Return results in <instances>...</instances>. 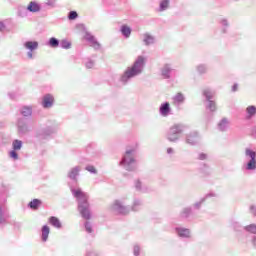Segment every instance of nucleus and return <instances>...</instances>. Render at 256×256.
Wrapping results in <instances>:
<instances>
[{"mask_svg":"<svg viewBox=\"0 0 256 256\" xmlns=\"http://www.w3.org/2000/svg\"><path fill=\"white\" fill-rule=\"evenodd\" d=\"M145 65H147V58L146 56L139 55L134 60L131 66H128L124 73L120 77V83L123 85H127L131 79H135V77H139L141 73H143L145 69Z\"/></svg>","mask_w":256,"mask_h":256,"instance_id":"obj_1","label":"nucleus"},{"mask_svg":"<svg viewBox=\"0 0 256 256\" xmlns=\"http://www.w3.org/2000/svg\"><path fill=\"white\" fill-rule=\"evenodd\" d=\"M71 193L78 201V211L83 219L89 221L91 219V206L89 205V195L81 188L71 187Z\"/></svg>","mask_w":256,"mask_h":256,"instance_id":"obj_2","label":"nucleus"},{"mask_svg":"<svg viewBox=\"0 0 256 256\" xmlns=\"http://www.w3.org/2000/svg\"><path fill=\"white\" fill-rule=\"evenodd\" d=\"M119 167H123L125 171H137L138 165L137 160H135V150H126L122 160L119 162Z\"/></svg>","mask_w":256,"mask_h":256,"instance_id":"obj_3","label":"nucleus"},{"mask_svg":"<svg viewBox=\"0 0 256 256\" xmlns=\"http://www.w3.org/2000/svg\"><path fill=\"white\" fill-rule=\"evenodd\" d=\"M185 131V126L183 124H174L170 127L167 132L166 139L171 143H177L181 139V134Z\"/></svg>","mask_w":256,"mask_h":256,"instance_id":"obj_4","label":"nucleus"},{"mask_svg":"<svg viewBox=\"0 0 256 256\" xmlns=\"http://www.w3.org/2000/svg\"><path fill=\"white\" fill-rule=\"evenodd\" d=\"M246 163L244 164L245 171L256 170V152L251 148H246L244 152Z\"/></svg>","mask_w":256,"mask_h":256,"instance_id":"obj_5","label":"nucleus"},{"mask_svg":"<svg viewBox=\"0 0 256 256\" xmlns=\"http://www.w3.org/2000/svg\"><path fill=\"white\" fill-rule=\"evenodd\" d=\"M111 209L114 211V213H118L119 215H127L129 211H131V208L124 206L123 203L119 200L114 201Z\"/></svg>","mask_w":256,"mask_h":256,"instance_id":"obj_6","label":"nucleus"},{"mask_svg":"<svg viewBox=\"0 0 256 256\" xmlns=\"http://www.w3.org/2000/svg\"><path fill=\"white\" fill-rule=\"evenodd\" d=\"M23 47L28 51V59H33V51H37L39 49V42L28 40L24 42Z\"/></svg>","mask_w":256,"mask_h":256,"instance_id":"obj_7","label":"nucleus"},{"mask_svg":"<svg viewBox=\"0 0 256 256\" xmlns=\"http://www.w3.org/2000/svg\"><path fill=\"white\" fill-rule=\"evenodd\" d=\"M84 39L85 41H87L89 46L96 51H98V49H101V44L99 43V41H97V38H95V36H93V34H91L90 32L85 33Z\"/></svg>","mask_w":256,"mask_h":256,"instance_id":"obj_8","label":"nucleus"},{"mask_svg":"<svg viewBox=\"0 0 256 256\" xmlns=\"http://www.w3.org/2000/svg\"><path fill=\"white\" fill-rule=\"evenodd\" d=\"M53 133H55V129L49 127L38 131L36 137L38 141H47V139H49V137H51Z\"/></svg>","mask_w":256,"mask_h":256,"instance_id":"obj_9","label":"nucleus"},{"mask_svg":"<svg viewBox=\"0 0 256 256\" xmlns=\"http://www.w3.org/2000/svg\"><path fill=\"white\" fill-rule=\"evenodd\" d=\"M53 103H55V98L51 94H46L42 98V107L44 109H51L53 107Z\"/></svg>","mask_w":256,"mask_h":256,"instance_id":"obj_10","label":"nucleus"},{"mask_svg":"<svg viewBox=\"0 0 256 256\" xmlns=\"http://www.w3.org/2000/svg\"><path fill=\"white\" fill-rule=\"evenodd\" d=\"M201 137L199 136V133L197 132H192L187 135L186 137V143L188 145H198L200 143Z\"/></svg>","mask_w":256,"mask_h":256,"instance_id":"obj_11","label":"nucleus"},{"mask_svg":"<svg viewBox=\"0 0 256 256\" xmlns=\"http://www.w3.org/2000/svg\"><path fill=\"white\" fill-rule=\"evenodd\" d=\"M159 113L162 117H169V115H171V105L169 102L160 105Z\"/></svg>","mask_w":256,"mask_h":256,"instance_id":"obj_12","label":"nucleus"},{"mask_svg":"<svg viewBox=\"0 0 256 256\" xmlns=\"http://www.w3.org/2000/svg\"><path fill=\"white\" fill-rule=\"evenodd\" d=\"M229 227H230V229H233V231H235V233H241V231H245V226H243L241 224V222H239L237 220H231L229 222Z\"/></svg>","mask_w":256,"mask_h":256,"instance_id":"obj_13","label":"nucleus"},{"mask_svg":"<svg viewBox=\"0 0 256 256\" xmlns=\"http://www.w3.org/2000/svg\"><path fill=\"white\" fill-rule=\"evenodd\" d=\"M178 237H182L183 239H189L191 237V230L184 227H177L175 229Z\"/></svg>","mask_w":256,"mask_h":256,"instance_id":"obj_14","label":"nucleus"},{"mask_svg":"<svg viewBox=\"0 0 256 256\" xmlns=\"http://www.w3.org/2000/svg\"><path fill=\"white\" fill-rule=\"evenodd\" d=\"M26 11H29V13H39L41 11V4L31 1L26 7Z\"/></svg>","mask_w":256,"mask_h":256,"instance_id":"obj_15","label":"nucleus"},{"mask_svg":"<svg viewBox=\"0 0 256 256\" xmlns=\"http://www.w3.org/2000/svg\"><path fill=\"white\" fill-rule=\"evenodd\" d=\"M170 7H171V0H160L158 11L159 13H163L164 11H167Z\"/></svg>","mask_w":256,"mask_h":256,"instance_id":"obj_16","label":"nucleus"},{"mask_svg":"<svg viewBox=\"0 0 256 256\" xmlns=\"http://www.w3.org/2000/svg\"><path fill=\"white\" fill-rule=\"evenodd\" d=\"M172 71H173V68L169 64H166L161 69V75L164 79H169L171 77Z\"/></svg>","mask_w":256,"mask_h":256,"instance_id":"obj_17","label":"nucleus"},{"mask_svg":"<svg viewBox=\"0 0 256 256\" xmlns=\"http://www.w3.org/2000/svg\"><path fill=\"white\" fill-rule=\"evenodd\" d=\"M173 105H176V107H179V105H183L185 103V96L181 93H177L173 98Z\"/></svg>","mask_w":256,"mask_h":256,"instance_id":"obj_18","label":"nucleus"},{"mask_svg":"<svg viewBox=\"0 0 256 256\" xmlns=\"http://www.w3.org/2000/svg\"><path fill=\"white\" fill-rule=\"evenodd\" d=\"M142 37V41L146 46L153 45V43H155V37L149 33L143 34Z\"/></svg>","mask_w":256,"mask_h":256,"instance_id":"obj_19","label":"nucleus"},{"mask_svg":"<svg viewBox=\"0 0 256 256\" xmlns=\"http://www.w3.org/2000/svg\"><path fill=\"white\" fill-rule=\"evenodd\" d=\"M80 172H81V168L79 166H76V167L72 168L68 172L69 179H72L73 181H75L77 179V177H79Z\"/></svg>","mask_w":256,"mask_h":256,"instance_id":"obj_20","label":"nucleus"},{"mask_svg":"<svg viewBox=\"0 0 256 256\" xmlns=\"http://www.w3.org/2000/svg\"><path fill=\"white\" fill-rule=\"evenodd\" d=\"M256 115V106L250 105L246 108V119H253Z\"/></svg>","mask_w":256,"mask_h":256,"instance_id":"obj_21","label":"nucleus"},{"mask_svg":"<svg viewBox=\"0 0 256 256\" xmlns=\"http://www.w3.org/2000/svg\"><path fill=\"white\" fill-rule=\"evenodd\" d=\"M131 27L127 25H122L120 28V33L125 37V39H129L131 37Z\"/></svg>","mask_w":256,"mask_h":256,"instance_id":"obj_22","label":"nucleus"},{"mask_svg":"<svg viewBox=\"0 0 256 256\" xmlns=\"http://www.w3.org/2000/svg\"><path fill=\"white\" fill-rule=\"evenodd\" d=\"M218 129L219 131H227V129H229V119L223 118L220 120L218 123Z\"/></svg>","mask_w":256,"mask_h":256,"instance_id":"obj_23","label":"nucleus"},{"mask_svg":"<svg viewBox=\"0 0 256 256\" xmlns=\"http://www.w3.org/2000/svg\"><path fill=\"white\" fill-rule=\"evenodd\" d=\"M202 95L206 98L207 101H211L215 96V91L211 90V88H206L203 90Z\"/></svg>","mask_w":256,"mask_h":256,"instance_id":"obj_24","label":"nucleus"},{"mask_svg":"<svg viewBox=\"0 0 256 256\" xmlns=\"http://www.w3.org/2000/svg\"><path fill=\"white\" fill-rule=\"evenodd\" d=\"M135 189L141 193H147L148 191L147 187L140 180L135 181Z\"/></svg>","mask_w":256,"mask_h":256,"instance_id":"obj_25","label":"nucleus"},{"mask_svg":"<svg viewBox=\"0 0 256 256\" xmlns=\"http://www.w3.org/2000/svg\"><path fill=\"white\" fill-rule=\"evenodd\" d=\"M21 115H23V117H31V115H33V108L31 106L22 107Z\"/></svg>","mask_w":256,"mask_h":256,"instance_id":"obj_26","label":"nucleus"},{"mask_svg":"<svg viewBox=\"0 0 256 256\" xmlns=\"http://www.w3.org/2000/svg\"><path fill=\"white\" fill-rule=\"evenodd\" d=\"M27 131H29V128L27 127V123H25V121L20 119V121H18V132L23 134V133H27Z\"/></svg>","mask_w":256,"mask_h":256,"instance_id":"obj_27","label":"nucleus"},{"mask_svg":"<svg viewBox=\"0 0 256 256\" xmlns=\"http://www.w3.org/2000/svg\"><path fill=\"white\" fill-rule=\"evenodd\" d=\"M49 223H51V225L53 227H55L56 229H61L62 225H61V221L59 220V218L52 216L49 219Z\"/></svg>","mask_w":256,"mask_h":256,"instance_id":"obj_28","label":"nucleus"},{"mask_svg":"<svg viewBox=\"0 0 256 256\" xmlns=\"http://www.w3.org/2000/svg\"><path fill=\"white\" fill-rule=\"evenodd\" d=\"M141 207H143V201L136 199L132 204L131 211H140Z\"/></svg>","mask_w":256,"mask_h":256,"instance_id":"obj_29","label":"nucleus"},{"mask_svg":"<svg viewBox=\"0 0 256 256\" xmlns=\"http://www.w3.org/2000/svg\"><path fill=\"white\" fill-rule=\"evenodd\" d=\"M244 231H246V233H251L252 235H256V224L252 223L244 226Z\"/></svg>","mask_w":256,"mask_h":256,"instance_id":"obj_30","label":"nucleus"},{"mask_svg":"<svg viewBox=\"0 0 256 256\" xmlns=\"http://www.w3.org/2000/svg\"><path fill=\"white\" fill-rule=\"evenodd\" d=\"M9 216L7 215V211L3 209V207L0 206V225H3L7 221V218Z\"/></svg>","mask_w":256,"mask_h":256,"instance_id":"obj_31","label":"nucleus"},{"mask_svg":"<svg viewBox=\"0 0 256 256\" xmlns=\"http://www.w3.org/2000/svg\"><path fill=\"white\" fill-rule=\"evenodd\" d=\"M49 233H50V229L49 226L45 225L42 227V241H47V239H49Z\"/></svg>","mask_w":256,"mask_h":256,"instance_id":"obj_32","label":"nucleus"},{"mask_svg":"<svg viewBox=\"0 0 256 256\" xmlns=\"http://www.w3.org/2000/svg\"><path fill=\"white\" fill-rule=\"evenodd\" d=\"M49 47H52L53 49H57L59 47V39L52 37L48 41Z\"/></svg>","mask_w":256,"mask_h":256,"instance_id":"obj_33","label":"nucleus"},{"mask_svg":"<svg viewBox=\"0 0 256 256\" xmlns=\"http://www.w3.org/2000/svg\"><path fill=\"white\" fill-rule=\"evenodd\" d=\"M12 147L14 151H21V147H23V142L20 140H14L12 143Z\"/></svg>","mask_w":256,"mask_h":256,"instance_id":"obj_34","label":"nucleus"},{"mask_svg":"<svg viewBox=\"0 0 256 256\" xmlns=\"http://www.w3.org/2000/svg\"><path fill=\"white\" fill-rule=\"evenodd\" d=\"M196 70L200 75H205V73H207V65L200 64L196 66Z\"/></svg>","mask_w":256,"mask_h":256,"instance_id":"obj_35","label":"nucleus"},{"mask_svg":"<svg viewBox=\"0 0 256 256\" xmlns=\"http://www.w3.org/2000/svg\"><path fill=\"white\" fill-rule=\"evenodd\" d=\"M41 205V201L39 199H34L32 200L28 206L30 209H38V207Z\"/></svg>","mask_w":256,"mask_h":256,"instance_id":"obj_36","label":"nucleus"},{"mask_svg":"<svg viewBox=\"0 0 256 256\" xmlns=\"http://www.w3.org/2000/svg\"><path fill=\"white\" fill-rule=\"evenodd\" d=\"M207 109H209V111H212V113H213V112L217 111V105L215 104L214 101L208 100Z\"/></svg>","mask_w":256,"mask_h":256,"instance_id":"obj_37","label":"nucleus"},{"mask_svg":"<svg viewBox=\"0 0 256 256\" xmlns=\"http://www.w3.org/2000/svg\"><path fill=\"white\" fill-rule=\"evenodd\" d=\"M78 17H79V14L77 13V11H70L68 13L69 21H75V19H77Z\"/></svg>","mask_w":256,"mask_h":256,"instance_id":"obj_38","label":"nucleus"},{"mask_svg":"<svg viewBox=\"0 0 256 256\" xmlns=\"http://www.w3.org/2000/svg\"><path fill=\"white\" fill-rule=\"evenodd\" d=\"M60 47L62 49H71V42H69V40H62L60 42Z\"/></svg>","mask_w":256,"mask_h":256,"instance_id":"obj_39","label":"nucleus"},{"mask_svg":"<svg viewBox=\"0 0 256 256\" xmlns=\"http://www.w3.org/2000/svg\"><path fill=\"white\" fill-rule=\"evenodd\" d=\"M191 215V208H184L181 212V217L187 218Z\"/></svg>","mask_w":256,"mask_h":256,"instance_id":"obj_40","label":"nucleus"},{"mask_svg":"<svg viewBox=\"0 0 256 256\" xmlns=\"http://www.w3.org/2000/svg\"><path fill=\"white\" fill-rule=\"evenodd\" d=\"M85 229L87 233H93V226L91 225V222L89 221L85 222Z\"/></svg>","mask_w":256,"mask_h":256,"instance_id":"obj_41","label":"nucleus"},{"mask_svg":"<svg viewBox=\"0 0 256 256\" xmlns=\"http://www.w3.org/2000/svg\"><path fill=\"white\" fill-rule=\"evenodd\" d=\"M86 69H93V67H95V62L93 60H88L85 63Z\"/></svg>","mask_w":256,"mask_h":256,"instance_id":"obj_42","label":"nucleus"},{"mask_svg":"<svg viewBox=\"0 0 256 256\" xmlns=\"http://www.w3.org/2000/svg\"><path fill=\"white\" fill-rule=\"evenodd\" d=\"M16 151L17 150L10 151V157H11V159H14V161H17V159H19V154H17Z\"/></svg>","mask_w":256,"mask_h":256,"instance_id":"obj_43","label":"nucleus"},{"mask_svg":"<svg viewBox=\"0 0 256 256\" xmlns=\"http://www.w3.org/2000/svg\"><path fill=\"white\" fill-rule=\"evenodd\" d=\"M86 171H89V173H93L94 175L97 174V169L94 168V166H87Z\"/></svg>","mask_w":256,"mask_h":256,"instance_id":"obj_44","label":"nucleus"},{"mask_svg":"<svg viewBox=\"0 0 256 256\" xmlns=\"http://www.w3.org/2000/svg\"><path fill=\"white\" fill-rule=\"evenodd\" d=\"M249 212L253 215V217H256V205H250Z\"/></svg>","mask_w":256,"mask_h":256,"instance_id":"obj_45","label":"nucleus"},{"mask_svg":"<svg viewBox=\"0 0 256 256\" xmlns=\"http://www.w3.org/2000/svg\"><path fill=\"white\" fill-rule=\"evenodd\" d=\"M141 251V247L139 245H134L133 253L135 256H139V253Z\"/></svg>","mask_w":256,"mask_h":256,"instance_id":"obj_46","label":"nucleus"},{"mask_svg":"<svg viewBox=\"0 0 256 256\" xmlns=\"http://www.w3.org/2000/svg\"><path fill=\"white\" fill-rule=\"evenodd\" d=\"M55 1L56 0H46V5H48V7H55Z\"/></svg>","mask_w":256,"mask_h":256,"instance_id":"obj_47","label":"nucleus"},{"mask_svg":"<svg viewBox=\"0 0 256 256\" xmlns=\"http://www.w3.org/2000/svg\"><path fill=\"white\" fill-rule=\"evenodd\" d=\"M204 202H205V198H203L200 202H196L194 204L195 209H199L201 207L202 203H204Z\"/></svg>","mask_w":256,"mask_h":256,"instance_id":"obj_48","label":"nucleus"},{"mask_svg":"<svg viewBox=\"0 0 256 256\" xmlns=\"http://www.w3.org/2000/svg\"><path fill=\"white\" fill-rule=\"evenodd\" d=\"M198 159H200V161H205V159H207V154H204V153L199 154Z\"/></svg>","mask_w":256,"mask_h":256,"instance_id":"obj_49","label":"nucleus"},{"mask_svg":"<svg viewBox=\"0 0 256 256\" xmlns=\"http://www.w3.org/2000/svg\"><path fill=\"white\" fill-rule=\"evenodd\" d=\"M220 23H221L222 27H229V22L227 20H225V19L221 20Z\"/></svg>","mask_w":256,"mask_h":256,"instance_id":"obj_50","label":"nucleus"},{"mask_svg":"<svg viewBox=\"0 0 256 256\" xmlns=\"http://www.w3.org/2000/svg\"><path fill=\"white\" fill-rule=\"evenodd\" d=\"M251 243H252L254 249H256V236L252 237Z\"/></svg>","mask_w":256,"mask_h":256,"instance_id":"obj_51","label":"nucleus"},{"mask_svg":"<svg viewBox=\"0 0 256 256\" xmlns=\"http://www.w3.org/2000/svg\"><path fill=\"white\" fill-rule=\"evenodd\" d=\"M209 197H217V194L209 193V194L206 195V199H209Z\"/></svg>","mask_w":256,"mask_h":256,"instance_id":"obj_52","label":"nucleus"},{"mask_svg":"<svg viewBox=\"0 0 256 256\" xmlns=\"http://www.w3.org/2000/svg\"><path fill=\"white\" fill-rule=\"evenodd\" d=\"M174 152H175V151L173 150V148H168V149H167L168 155H173Z\"/></svg>","mask_w":256,"mask_h":256,"instance_id":"obj_53","label":"nucleus"},{"mask_svg":"<svg viewBox=\"0 0 256 256\" xmlns=\"http://www.w3.org/2000/svg\"><path fill=\"white\" fill-rule=\"evenodd\" d=\"M237 89H239V85L234 84V85L232 86V91L235 92V91H237Z\"/></svg>","mask_w":256,"mask_h":256,"instance_id":"obj_54","label":"nucleus"},{"mask_svg":"<svg viewBox=\"0 0 256 256\" xmlns=\"http://www.w3.org/2000/svg\"><path fill=\"white\" fill-rule=\"evenodd\" d=\"M5 30V24L3 22H0V31Z\"/></svg>","mask_w":256,"mask_h":256,"instance_id":"obj_55","label":"nucleus"},{"mask_svg":"<svg viewBox=\"0 0 256 256\" xmlns=\"http://www.w3.org/2000/svg\"><path fill=\"white\" fill-rule=\"evenodd\" d=\"M8 95H9L10 99H15V94L9 93Z\"/></svg>","mask_w":256,"mask_h":256,"instance_id":"obj_56","label":"nucleus"},{"mask_svg":"<svg viewBox=\"0 0 256 256\" xmlns=\"http://www.w3.org/2000/svg\"><path fill=\"white\" fill-rule=\"evenodd\" d=\"M223 33H227V29L226 28H223Z\"/></svg>","mask_w":256,"mask_h":256,"instance_id":"obj_57","label":"nucleus"},{"mask_svg":"<svg viewBox=\"0 0 256 256\" xmlns=\"http://www.w3.org/2000/svg\"><path fill=\"white\" fill-rule=\"evenodd\" d=\"M20 17H25V15H23V14L20 13Z\"/></svg>","mask_w":256,"mask_h":256,"instance_id":"obj_58","label":"nucleus"},{"mask_svg":"<svg viewBox=\"0 0 256 256\" xmlns=\"http://www.w3.org/2000/svg\"><path fill=\"white\" fill-rule=\"evenodd\" d=\"M256 131V126L253 128V132H255Z\"/></svg>","mask_w":256,"mask_h":256,"instance_id":"obj_59","label":"nucleus"}]
</instances>
